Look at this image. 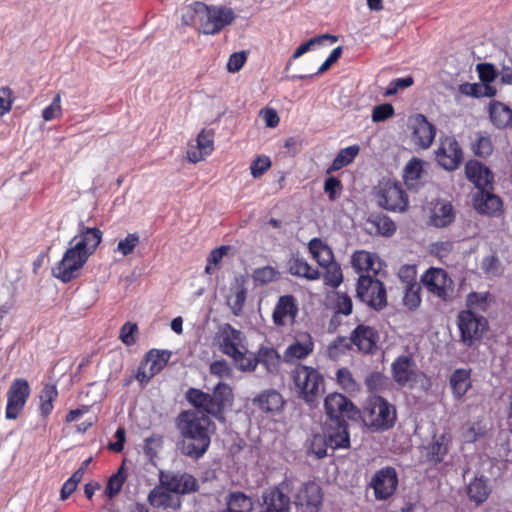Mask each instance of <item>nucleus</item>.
<instances>
[{
    "label": "nucleus",
    "mask_w": 512,
    "mask_h": 512,
    "mask_svg": "<svg viewBox=\"0 0 512 512\" xmlns=\"http://www.w3.org/2000/svg\"><path fill=\"white\" fill-rule=\"evenodd\" d=\"M481 269L487 275L496 276L500 274V261L495 255H489L483 258Z\"/></svg>",
    "instance_id": "0e129e2a"
},
{
    "label": "nucleus",
    "mask_w": 512,
    "mask_h": 512,
    "mask_svg": "<svg viewBox=\"0 0 512 512\" xmlns=\"http://www.w3.org/2000/svg\"><path fill=\"white\" fill-rule=\"evenodd\" d=\"M378 334L374 328L358 325L351 333V342L362 352L371 353L376 347Z\"/></svg>",
    "instance_id": "bb28decb"
},
{
    "label": "nucleus",
    "mask_w": 512,
    "mask_h": 512,
    "mask_svg": "<svg viewBox=\"0 0 512 512\" xmlns=\"http://www.w3.org/2000/svg\"><path fill=\"white\" fill-rule=\"evenodd\" d=\"M103 232L80 221L77 234L70 240L62 259L52 268V275L66 283L77 277L78 272L94 254L102 241Z\"/></svg>",
    "instance_id": "f257e3e1"
},
{
    "label": "nucleus",
    "mask_w": 512,
    "mask_h": 512,
    "mask_svg": "<svg viewBox=\"0 0 512 512\" xmlns=\"http://www.w3.org/2000/svg\"><path fill=\"white\" fill-rule=\"evenodd\" d=\"M450 387L455 399L460 400L471 388L470 370L456 369L450 376Z\"/></svg>",
    "instance_id": "7c9ffc66"
},
{
    "label": "nucleus",
    "mask_w": 512,
    "mask_h": 512,
    "mask_svg": "<svg viewBox=\"0 0 512 512\" xmlns=\"http://www.w3.org/2000/svg\"><path fill=\"white\" fill-rule=\"evenodd\" d=\"M490 488L487 479L483 476L475 477L467 486V495L476 504H481L488 498Z\"/></svg>",
    "instance_id": "e433bc0d"
},
{
    "label": "nucleus",
    "mask_w": 512,
    "mask_h": 512,
    "mask_svg": "<svg viewBox=\"0 0 512 512\" xmlns=\"http://www.w3.org/2000/svg\"><path fill=\"white\" fill-rule=\"evenodd\" d=\"M420 292L419 283H410L404 286L403 305L409 310H416L421 304Z\"/></svg>",
    "instance_id": "a18cd8bd"
},
{
    "label": "nucleus",
    "mask_w": 512,
    "mask_h": 512,
    "mask_svg": "<svg viewBox=\"0 0 512 512\" xmlns=\"http://www.w3.org/2000/svg\"><path fill=\"white\" fill-rule=\"evenodd\" d=\"M457 324L461 333V340L468 346L480 340L487 328V320L482 316L474 314L470 310L459 313Z\"/></svg>",
    "instance_id": "9b49d317"
},
{
    "label": "nucleus",
    "mask_w": 512,
    "mask_h": 512,
    "mask_svg": "<svg viewBox=\"0 0 512 512\" xmlns=\"http://www.w3.org/2000/svg\"><path fill=\"white\" fill-rule=\"evenodd\" d=\"M323 433L331 449L349 448L350 437L345 420L336 419V421L326 422Z\"/></svg>",
    "instance_id": "5701e85b"
},
{
    "label": "nucleus",
    "mask_w": 512,
    "mask_h": 512,
    "mask_svg": "<svg viewBox=\"0 0 512 512\" xmlns=\"http://www.w3.org/2000/svg\"><path fill=\"white\" fill-rule=\"evenodd\" d=\"M139 243V235L137 233H129L125 238L119 240L114 252L120 253L122 256H128L133 253Z\"/></svg>",
    "instance_id": "603ef678"
},
{
    "label": "nucleus",
    "mask_w": 512,
    "mask_h": 512,
    "mask_svg": "<svg viewBox=\"0 0 512 512\" xmlns=\"http://www.w3.org/2000/svg\"><path fill=\"white\" fill-rule=\"evenodd\" d=\"M159 481L162 487L176 494H188L197 489V480L186 472L160 471Z\"/></svg>",
    "instance_id": "2eb2a0df"
},
{
    "label": "nucleus",
    "mask_w": 512,
    "mask_h": 512,
    "mask_svg": "<svg viewBox=\"0 0 512 512\" xmlns=\"http://www.w3.org/2000/svg\"><path fill=\"white\" fill-rule=\"evenodd\" d=\"M298 305L292 295L279 297L272 313L273 323L277 326L292 324L298 314Z\"/></svg>",
    "instance_id": "b1692460"
},
{
    "label": "nucleus",
    "mask_w": 512,
    "mask_h": 512,
    "mask_svg": "<svg viewBox=\"0 0 512 512\" xmlns=\"http://www.w3.org/2000/svg\"><path fill=\"white\" fill-rule=\"evenodd\" d=\"M271 166V161L267 156H258L250 165V172L254 178L261 177Z\"/></svg>",
    "instance_id": "680f3d73"
},
{
    "label": "nucleus",
    "mask_w": 512,
    "mask_h": 512,
    "mask_svg": "<svg viewBox=\"0 0 512 512\" xmlns=\"http://www.w3.org/2000/svg\"><path fill=\"white\" fill-rule=\"evenodd\" d=\"M324 406L329 421L354 419L358 415V410L353 403L340 393L329 394L325 398Z\"/></svg>",
    "instance_id": "a211bd4d"
},
{
    "label": "nucleus",
    "mask_w": 512,
    "mask_h": 512,
    "mask_svg": "<svg viewBox=\"0 0 512 512\" xmlns=\"http://www.w3.org/2000/svg\"><path fill=\"white\" fill-rule=\"evenodd\" d=\"M490 118L498 128H506L512 123V110L500 102H494L489 108Z\"/></svg>",
    "instance_id": "58836bf2"
},
{
    "label": "nucleus",
    "mask_w": 512,
    "mask_h": 512,
    "mask_svg": "<svg viewBox=\"0 0 512 512\" xmlns=\"http://www.w3.org/2000/svg\"><path fill=\"white\" fill-rule=\"evenodd\" d=\"M465 175L478 191L493 189V173L481 162L477 160L468 161L465 165Z\"/></svg>",
    "instance_id": "393cba45"
},
{
    "label": "nucleus",
    "mask_w": 512,
    "mask_h": 512,
    "mask_svg": "<svg viewBox=\"0 0 512 512\" xmlns=\"http://www.w3.org/2000/svg\"><path fill=\"white\" fill-rule=\"evenodd\" d=\"M58 396L55 385L46 384L39 395L40 412L43 416H48L53 410V402Z\"/></svg>",
    "instance_id": "37998d69"
},
{
    "label": "nucleus",
    "mask_w": 512,
    "mask_h": 512,
    "mask_svg": "<svg viewBox=\"0 0 512 512\" xmlns=\"http://www.w3.org/2000/svg\"><path fill=\"white\" fill-rule=\"evenodd\" d=\"M257 364H262L265 369L270 373L278 371L281 356L270 346H261L256 354Z\"/></svg>",
    "instance_id": "f704fd0d"
},
{
    "label": "nucleus",
    "mask_w": 512,
    "mask_h": 512,
    "mask_svg": "<svg viewBox=\"0 0 512 512\" xmlns=\"http://www.w3.org/2000/svg\"><path fill=\"white\" fill-rule=\"evenodd\" d=\"M148 502L155 508H172L177 510L180 508L181 502L178 497L170 494L161 487L153 488L148 494Z\"/></svg>",
    "instance_id": "c756f323"
},
{
    "label": "nucleus",
    "mask_w": 512,
    "mask_h": 512,
    "mask_svg": "<svg viewBox=\"0 0 512 512\" xmlns=\"http://www.w3.org/2000/svg\"><path fill=\"white\" fill-rule=\"evenodd\" d=\"M394 115V108L390 103L377 105L373 108L371 118L375 123L383 122Z\"/></svg>",
    "instance_id": "bf43d9fd"
},
{
    "label": "nucleus",
    "mask_w": 512,
    "mask_h": 512,
    "mask_svg": "<svg viewBox=\"0 0 512 512\" xmlns=\"http://www.w3.org/2000/svg\"><path fill=\"white\" fill-rule=\"evenodd\" d=\"M163 445V437L160 435H152L145 440L144 451L153 458L156 457Z\"/></svg>",
    "instance_id": "69168bd1"
},
{
    "label": "nucleus",
    "mask_w": 512,
    "mask_h": 512,
    "mask_svg": "<svg viewBox=\"0 0 512 512\" xmlns=\"http://www.w3.org/2000/svg\"><path fill=\"white\" fill-rule=\"evenodd\" d=\"M455 218L453 207L448 202H437L433 208L431 222L436 227H446Z\"/></svg>",
    "instance_id": "72a5a7b5"
},
{
    "label": "nucleus",
    "mask_w": 512,
    "mask_h": 512,
    "mask_svg": "<svg viewBox=\"0 0 512 512\" xmlns=\"http://www.w3.org/2000/svg\"><path fill=\"white\" fill-rule=\"evenodd\" d=\"M248 352L240 351V354L233 355L232 358L237 368L243 372H253L257 367V357L247 356Z\"/></svg>",
    "instance_id": "864d4df0"
},
{
    "label": "nucleus",
    "mask_w": 512,
    "mask_h": 512,
    "mask_svg": "<svg viewBox=\"0 0 512 512\" xmlns=\"http://www.w3.org/2000/svg\"><path fill=\"white\" fill-rule=\"evenodd\" d=\"M293 503L299 512H319L323 505V491L314 481L294 485Z\"/></svg>",
    "instance_id": "1a4fd4ad"
},
{
    "label": "nucleus",
    "mask_w": 512,
    "mask_h": 512,
    "mask_svg": "<svg viewBox=\"0 0 512 512\" xmlns=\"http://www.w3.org/2000/svg\"><path fill=\"white\" fill-rule=\"evenodd\" d=\"M337 380L341 387L347 392H355L358 390V385L352 373L347 368H341L337 371Z\"/></svg>",
    "instance_id": "13d9d810"
},
{
    "label": "nucleus",
    "mask_w": 512,
    "mask_h": 512,
    "mask_svg": "<svg viewBox=\"0 0 512 512\" xmlns=\"http://www.w3.org/2000/svg\"><path fill=\"white\" fill-rule=\"evenodd\" d=\"M395 421L396 409L393 405L380 396L370 399L365 422L372 430H388L394 425Z\"/></svg>",
    "instance_id": "423d86ee"
},
{
    "label": "nucleus",
    "mask_w": 512,
    "mask_h": 512,
    "mask_svg": "<svg viewBox=\"0 0 512 512\" xmlns=\"http://www.w3.org/2000/svg\"><path fill=\"white\" fill-rule=\"evenodd\" d=\"M226 509L220 512H252L254 503L252 499L242 492H232L227 495Z\"/></svg>",
    "instance_id": "473e14b6"
},
{
    "label": "nucleus",
    "mask_w": 512,
    "mask_h": 512,
    "mask_svg": "<svg viewBox=\"0 0 512 512\" xmlns=\"http://www.w3.org/2000/svg\"><path fill=\"white\" fill-rule=\"evenodd\" d=\"M486 431V425L481 421L470 423L463 427L462 438L466 443H473L483 437Z\"/></svg>",
    "instance_id": "de8ad7c7"
},
{
    "label": "nucleus",
    "mask_w": 512,
    "mask_h": 512,
    "mask_svg": "<svg viewBox=\"0 0 512 512\" xmlns=\"http://www.w3.org/2000/svg\"><path fill=\"white\" fill-rule=\"evenodd\" d=\"M334 309L337 314L349 315L352 312V299L345 293L337 292L335 294Z\"/></svg>",
    "instance_id": "6e6d98bb"
},
{
    "label": "nucleus",
    "mask_w": 512,
    "mask_h": 512,
    "mask_svg": "<svg viewBox=\"0 0 512 512\" xmlns=\"http://www.w3.org/2000/svg\"><path fill=\"white\" fill-rule=\"evenodd\" d=\"M473 206L479 214L495 217L501 214L503 202L493 189H484L473 196Z\"/></svg>",
    "instance_id": "412c9836"
},
{
    "label": "nucleus",
    "mask_w": 512,
    "mask_h": 512,
    "mask_svg": "<svg viewBox=\"0 0 512 512\" xmlns=\"http://www.w3.org/2000/svg\"><path fill=\"white\" fill-rule=\"evenodd\" d=\"M214 402L217 404L218 409L221 414L224 411L226 405L230 404L233 399V391L232 388L223 382H219L213 389V393L211 394Z\"/></svg>",
    "instance_id": "c03bdc74"
},
{
    "label": "nucleus",
    "mask_w": 512,
    "mask_h": 512,
    "mask_svg": "<svg viewBox=\"0 0 512 512\" xmlns=\"http://www.w3.org/2000/svg\"><path fill=\"white\" fill-rule=\"evenodd\" d=\"M427 291L441 300H447L453 293V281L442 268H430L421 277Z\"/></svg>",
    "instance_id": "f8f14e48"
},
{
    "label": "nucleus",
    "mask_w": 512,
    "mask_h": 512,
    "mask_svg": "<svg viewBox=\"0 0 512 512\" xmlns=\"http://www.w3.org/2000/svg\"><path fill=\"white\" fill-rule=\"evenodd\" d=\"M277 272L270 266L258 268L253 273V279L255 282L260 284H266L276 279Z\"/></svg>",
    "instance_id": "e2e57ef3"
},
{
    "label": "nucleus",
    "mask_w": 512,
    "mask_h": 512,
    "mask_svg": "<svg viewBox=\"0 0 512 512\" xmlns=\"http://www.w3.org/2000/svg\"><path fill=\"white\" fill-rule=\"evenodd\" d=\"M372 275H360L357 285V297L370 307L380 310L387 304L386 289L383 283Z\"/></svg>",
    "instance_id": "9d476101"
},
{
    "label": "nucleus",
    "mask_w": 512,
    "mask_h": 512,
    "mask_svg": "<svg viewBox=\"0 0 512 512\" xmlns=\"http://www.w3.org/2000/svg\"><path fill=\"white\" fill-rule=\"evenodd\" d=\"M30 385L26 379H15L7 391V406L5 417L9 420L16 419L23 411L30 396Z\"/></svg>",
    "instance_id": "ddd939ff"
},
{
    "label": "nucleus",
    "mask_w": 512,
    "mask_h": 512,
    "mask_svg": "<svg viewBox=\"0 0 512 512\" xmlns=\"http://www.w3.org/2000/svg\"><path fill=\"white\" fill-rule=\"evenodd\" d=\"M490 297L491 295L488 292H472L467 297V306L469 308L485 310Z\"/></svg>",
    "instance_id": "052dcab7"
},
{
    "label": "nucleus",
    "mask_w": 512,
    "mask_h": 512,
    "mask_svg": "<svg viewBox=\"0 0 512 512\" xmlns=\"http://www.w3.org/2000/svg\"><path fill=\"white\" fill-rule=\"evenodd\" d=\"M196 145L208 155L211 154L213 151V133L211 131L202 130L196 138Z\"/></svg>",
    "instance_id": "774afa93"
},
{
    "label": "nucleus",
    "mask_w": 512,
    "mask_h": 512,
    "mask_svg": "<svg viewBox=\"0 0 512 512\" xmlns=\"http://www.w3.org/2000/svg\"><path fill=\"white\" fill-rule=\"evenodd\" d=\"M391 372L394 381L399 386L413 388L420 385L424 390L430 388L429 379L418 371L414 359L409 355L398 356L391 364Z\"/></svg>",
    "instance_id": "39448f33"
},
{
    "label": "nucleus",
    "mask_w": 512,
    "mask_h": 512,
    "mask_svg": "<svg viewBox=\"0 0 512 512\" xmlns=\"http://www.w3.org/2000/svg\"><path fill=\"white\" fill-rule=\"evenodd\" d=\"M327 40H330L331 43H335L337 42L338 38L334 35H330V34H323V35H320V36H317V37H314V38H311L309 39L307 42L301 44L296 50L295 52L293 53V56L292 58L293 59H298L300 58L302 55H304L306 52H308L309 50H311V48L315 45H321L323 44L325 41Z\"/></svg>",
    "instance_id": "09e8293b"
},
{
    "label": "nucleus",
    "mask_w": 512,
    "mask_h": 512,
    "mask_svg": "<svg viewBox=\"0 0 512 512\" xmlns=\"http://www.w3.org/2000/svg\"><path fill=\"white\" fill-rule=\"evenodd\" d=\"M370 223L379 234L384 236H390L396 231L395 223L386 215H375L371 218Z\"/></svg>",
    "instance_id": "8fccbe9b"
},
{
    "label": "nucleus",
    "mask_w": 512,
    "mask_h": 512,
    "mask_svg": "<svg viewBox=\"0 0 512 512\" xmlns=\"http://www.w3.org/2000/svg\"><path fill=\"white\" fill-rule=\"evenodd\" d=\"M177 428L182 436L181 453L193 460L202 458L216 430L209 416L196 410L183 411L177 418Z\"/></svg>",
    "instance_id": "f03ea898"
},
{
    "label": "nucleus",
    "mask_w": 512,
    "mask_h": 512,
    "mask_svg": "<svg viewBox=\"0 0 512 512\" xmlns=\"http://www.w3.org/2000/svg\"><path fill=\"white\" fill-rule=\"evenodd\" d=\"M471 148L474 154L479 157L489 156L493 151L492 141L486 136H479Z\"/></svg>",
    "instance_id": "4d7b16f0"
},
{
    "label": "nucleus",
    "mask_w": 512,
    "mask_h": 512,
    "mask_svg": "<svg viewBox=\"0 0 512 512\" xmlns=\"http://www.w3.org/2000/svg\"><path fill=\"white\" fill-rule=\"evenodd\" d=\"M218 342L220 351L229 357L239 355L240 351L248 352L244 334L230 324H224L220 327Z\"/></svg>",
    "instance_id": "dca6fc26"
},
{
    "label": "nucleus",
    "mask_w": 512,
    "mask_h": 512,
    "mask_svg": "<svg viewBox=\"0 0 512 512\" xmlns=\"http://www.w3.org/2000/svg\"><path fill=\"white\" fill-rule=\"evenodd\" d=\"M233 293L228 299V304L230 305L233 313L235 315H239L242 311L246 300V287H245V278L244 276L235 277V283L233 286Z\"/></svg>",
    "instance_id": "4c0bfd02"
},
{
    "label": "nucleus",
    "mask_w": 512,
    "mask_h": 512,
    "mask_svg": "<svg viewBox=\"0 0 512 512\" xmlns=\"http://www.w3.org/2000/svg\"><path fill=\"white\" fill-rule=\"evenodd\" d=\"M307 454L317 459L327 456L329 447L324 433H315L309 437L305 443Z\"/></svg>",
    "instance_id": "a19ab883"
},
{
    "label": "nucleus",
    "mask_w": 512,
    "mask_h": 512,
    "mask_svg": "<svg viewBox=\"0 0 512 512\" xmlns=\"http://www.w3.org/2000/svg\"><path fill=\"white\" fill-rule=\"evenodd\" d=\"M308 247L313 258L318 262L320 266L327 267L335 263L332 249L321 239H311Z\"/></svg>",
    "instance_id": "2f4dec72"
},
{
    "label": "nucleus",
    "mask_w": 512,
    "mask_h": 512,
    "mask_svg": "<svg viewBox=\"0 0 512 512\" xmlns=\"http://www.w3.org/2000/svg\"><path fill=\"white\" fill-rule=\"evenodd\" d=\"M289 273L308 280H316L320 277L317 269L312 268L304 259L294 257L288 262Z\"/></svg>",
    "instance_id": "c9c22d12"
},
{
    "label": "nucleus",
    "mask_w": 512,
    "mask_h": 512,
    "mask_svg": "<svg viewBox=\"0 0 512 512\" xmlns=\"http://www.w3.org/2000/svg\"><path fill=\"white\" fill-rule=\"evenodd\" d=\"M377 203L385 210L403 212L408 207V197L399 183L381 181L375 192Z\"/></svg>",
    "instance_id": "0eeeda50"
},
{
    "label": "nucleus",
    "mask_w": 512,
    "mask_h": 512,
    "mask_svg": "<svg viewBox=\"0 0 512 512\" xmlns=\"http://www.w3.org/2000/svg\"><path fill=\"white\" fill-rule=\"evenodd\" d=\"M423 171V161L418 158H412L404 169V180L408 187H414Z\"/></svg>",
    "instance_id": "49530a36"
},
{
    "label": "nucleus",
    "mask_w": 512,
    "mask_h": 512,
    "mask_svg": "<svg viewBox=\"0 0 512 512\" xmlns=\"http://www.w3.org/2000/svg\"><path fill=\"white\" fill-rule=\"evenodd\" d=\"M359 151L360 147L358 145H352L341 149L334 158L331 166L326 170V173L329 174L346 167L353 162Z\"/></svg>",
    "instance_id": "ea45409f"
},
{
    "label": "nucleus",
    "mask_w": 512,
    "mask_h": 512,
    "mask_svg": "<svg viewBox=\"0 0 512 512\" xmlns=\"http://www.w3.org/2000/svg\"><path fill=\"white\" fill-rule=\"evenodd\" d=\"M351 263L359 276H378L384 267L383 262L376 254L363 250L356 251L352 255Z\"/></svg>",
    "instance_id": "4be33fe9"
},
{
    "label": "nucleus",
    "mask_w": 512,
    "mask_h": 512,
    "mask_svg": "<svg viewBox=\"0 0 512 512\" xmlns=\"http://www.w3.org/2000/svg\"><path fill=\"white\" fill-rule=\"evenodd\" d=\"M253 404L266 413H278L283 409L284 399L274 389L265 390L252 400Z\"/></svg>",
    "instance_id": "cd10ccee"
},
{
    "label": "nucleus",
    "mask_w": 512,
    "mask_h": 512,
    "mask_svg": "<svg viewBox=\"0 0 512 512\" xmlns=\"http://www.w3.org/2000/svg\"><path fill=\"white\" fill-rule=\"evenodd\" d=\"M450 442L451 436L448 433L435 435L433 441L425 448L427 459L435 464L442 462L449 451Z\"/></svg>",
    "instance_id": "c85d7f7f"
},
{
    "label": "nucleus",
    "mask_w": 512,
    "mask_h": 512,
    "mask_svg": "<svg viewBox=\"0 0 512 512\" xmlns=\"http://www.w3.org/2000/svg\"><path fill=\"white\" fill-rule=\"evenodd\" d=\"M186 399L192 406L199 409V412L205 415L209 414L216 418L222 415L212 395L209 393H205L200 389L189 388L186 392Z\"/></svg>",
    "instance_id": "a878e982"
},
{
    "label": "nucleus",
    "mask_w": 512,
    "mask_h": 512,
    "mask_svg": "<svg viewBox=\"0 0 512 512\" xmlns=\"http://www.w3.org/2000/svg\"><path fill=\"white\" fill-rule=\"evenodd\" d=\"M298 396L311 407L323 393L324 378L318 370L310 366H300L292 373Z\"/></svg>",
    "instance_id": "20e7f679"
},
{
    "label": "nucleus",
    "mask_w": 512,
    "mask_h": 512,
    "mask_svg": "<svg viewBox=\"0 0 512 512\" xmlns=\"http://www.w3.org/2000/svg\"><path fill=\"white\" fill-rule=\"evenodd\" d=\"M371 485L378 500L388 499L396 490L398 477L394 468L385 467L377 471L372 479Z\"/></svg>",
    "instance_id": "aec40b11"
},
{
    "label": "nucleus",
    "mask_w": 512,
    "mask_h": 512,
    "mask_svg": "<svg viewBox=\"0 0 512 512\" xmlns=\"http://www.w3.org/2000/svg\"><path fill=\"white\" fill-rule=\"evenodd\" d=\"M126 480V472L123 467L113 474L107 483L106 494L109 498L115 497L122 489V486Z\"/></svg>",
    "instance_id": "3c124183"
},
{
    "label": "nucleus",
    "mask_w": 512,
    "mask_h": 512,
    "mask_svg": "<svg viewBox=\"0 0 512 512\" xmlns=\"http://www.w3.org/2000/svg\"><path fill=\"white\" fill-rule=\"evenodd\" d=\"M435 155L438 164L448 171L457 169L463 160L460 145L453 136L440 138V143L435 151Z\"/></svg>",
    "instance_id": "4468645a"
},
{
    "label": "nucleus",
    "mask_w": 512,
    "mask_h": 512,
    "mask_svg": "<svg viewBox=\"0 0 512 512\" xmlns=\"http://www.w3.org/2000/svg\"><path fill=\"white\" fill-rule=\"evenodd\" d=\"M170 357V351L152 349L147 353L145 363L157 374L166 366Z\"/></svg>",
    "instance_id": "79ce46f5"
},
{
    "label": "nucleus",
    "mask_w": 512,
    "mask_h": 512,
    "mask_svg": "<svg viewBox=\"0 0 512 512\" xmlns=\"http://www.w3.org/2000/svg\"><path fill=\"white\" fill-rule=\"evenodd\" d=\"M294 490V479L285 477L277 486L267 489L262 494L261 512H290L288 493Z\"/></svg>",
    "instance_id": "6e6552de"
},
{
    "label": "nucleus",
    "mask_w": 512,
    "mask_h": 512,
    "mask_svg": "<svg viewBox=\"0 0 512 512\" xmlns=\"http://www.w3.org/2000/svg\"><path fill=\"white\" fill-rule=\"evenodd\" d=\"M411 141L420 149H428L434 141L436 127L423 114L410 118Z\"/></svg>",
    "instance_id": "f3484780"
},
{
    "label": "nucleus",
    "mask_w": 512,
    "mask_h": 512,
    "mask_svg": "<svg viewBox=\"0 0 512 512\" xmlns=\"http://www.w3.org/2000/svg\"><path fill=\"white\" fill-rule=\"evenodd\" d=\"M61 114V96L57 94L51 104L47 106L43 112L42 117L45 121H51Z\"/></svg>",
    "instance_id": "338daca9"
},
{
    "label": "nucleus",
    "mask_w": 512,
    "mask_h": 512,
    "mask_svg": "<svg viewBox=\"0 0 512 512\" xmlns=\"http://www.w3.org/2000/svg\"><path fill=\"white\" fill-rule=\"evenodd\" d=\"M314 351V341L310 333L298 332L293 342L287 346L283 353V360L286 363H295L306 359Z\"/></svg>",
    "instance_id": "6ab92c4d"
},
{
    "label": "nucleus",
    "mask_w": 512,
    "mask_h": 512,
    "mask_svg": "<svg viewBox=\"0 0 512 512\" xmlns=\"http://www.w3.org/2000/svg\"><path fill=\"white\" fill-rule=\"evenodd\" d=\"M324 274V283L330 287L336 288L343 281V275L340 266L337 263L329 265Z\"/></svg>",
    "instance_id": "5fc2aeb1"
},
{
    "label": "nucleus",
    "mask_w": 512,
    "mask_h": 512,
    "mask_svg": "<svg viewBox=\"0 0 512 512\" xmlns=\"http://www.w3.org/2000/svg\"><path fill=\"white\" fill-rule=\"evenodd\" d=\"M235 19L234 11L226 6H208L202 2H194L187 6L182 20L186 25L198 20L204 34L214 35Z\"/></svg>",
    "instance_id": "7ed1b4c3"
}]
</instances>
